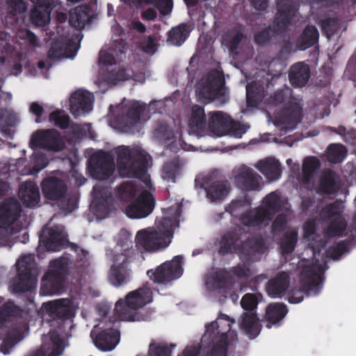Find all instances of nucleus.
Segmentation results:
<instances>
[{
    "label": "nucleus",
    "instance_id": "51",
    "mask_svg": "<svg viewBox=\"0 0 356 356\" xmlns=\"http://www.w3.org/2000/svg\"><path fill=\"white\" fill-rule=\"evenodd\" d=\"M146 5H154L163 15H170L173 9V0H146Z\"/></svg>",
    "mask_w": 356,
    "mask_h": 356
},
{
    "label": "nucleus",
    "instance_id": "47",
    "mask_svg": "<svg viewBox=\"0 0 356 356\" xmlns=\"http://www.w3.org/2000/svg\"><path fill=\"white\" fill-rule=\"evenodd\" d=\"M22 339V337H15L14 333H9L0 339V349L4 355L9 354L15 345Z\"/></svg>",
    "mask_w": 356,
    "mask_h": 356
},
{
    "label": "nucleus",
    "instance_id": "3",
    "mask_svg": "<svg viewBox=\"0 0 356 356\" xmlns=\"http://www.w3.org/2000/svg\"><path fill=\"white\" fill-rule=\"evenodd\" d=\"M180 206L176 203L164 209L156 218L154 227L139 230L135 242L138 247L148 252H156L169 246L172 242L174 229L179 226Z\"/></svg>",
    "mask_w": 356,
    "mask_h": 356
},
{
    "label": "nucleus",
    "instance_id": "5",
    "mask_svg": "<svg viewBox=\"0 0 356 356\" xmlns=\"http://www.w3.org/2000/svg\"><path fill=\"white\" fill-rule=\"evenodd\" d=\"M288 209L286 199L277 193H272L265 197L259 210L251 211L242 218L241 221L248 227L266 225L272 215L280 212L273 224V230L278 231L284 227L285 220L282 214Z\"/></svg>",
    "mask_w": 356,
    "mask_h": 356
},
{
    "label": "nucleus",
    "instance_id": "20",
    "mask_svg": "<svg viewBox=\"0 0 356 356\" xmlns=\"http://www.w3.org/2000/svg\"><path fill=\"white\" fill-rule=\"evenodd\" d=\"M64 348V341L60 334L58 330L52 329L42 337L40 349L29 356H60Z\"/></svg>",
    "mask_w": 356,
    "mask_h": 356
},
{
    "label": "nucleus",
    "instance_id": "23",
    "mask_svg": "<svg viewBox=\"0 0 356 356\" xmlns=\"http://www.w3.org/2000/svg\"><path fill=\"white\" fill-rule=\"evenodd\" d=\"M233 177L235 183L245 190L257 189L261 181V177L245 165H241L235 169Z\"/></svg>",
    "mask_w": 356,
    "mask_h": 356
},
{
    "label": "nucleus",
    "instance_id": "53",
    "mask_svg": "<svg viewBox=\"0 0 356 356\" xmlns=\"http://www.w3.org/2000/svg\"><path fill=\"white\" fill-rule=\"evenodd\" d=\"M296 241L297 232L294 229L290 230L282 243L281 247L283 254L290 253L293 251Z\"/></svg>",
    "mask_w": 356,
    "mask_h": 356
},
{
    "label": "nucleus",
    "instance_id": "41",
    "mask_svg": "<svg viewBox=\"0 0 356 356\" xmlns=\"http://www.w3.org/2000/svg\"><path fill=\"white\" fill-rule=\"evenodd\" d=\"M229 191V188L227 182H217L207 189V198L211 202L220 201L227 195Z\"/></svg>",
    "mask_w": 356,
    "mask_h": 356
},
{
    "label": "nucleus",
    "instance_id": "8",
    "mask_svg": "<svg viewBox=\"0 0 356 356\" xmlns=\"http://www.w3.org/2000/svg\"><path fill=\"white\" fill-rule=\"evenodd\" d=\"M152 300V291L148 284L131 291L126 296L125 300L120 299L116 302L114 308L115 318L125 321H140L142 318L137 310Z\"/></svg>",
    "mask_w": 356,
    "mask_h": 356
},
{
    "label": "nucleus",
    "instance_id": "49",
    "mask_svg": "<svg viewBox=\"0 0 356 356\" xmlns=\"http://www.w3.org/2000/svg\"><path fill=\"white\" fill-rule=\"evenodd\" d=\"M319 166V161L315 157H308L305 159L302 165V172L307 181H309L310 177L318 169Z\"/></svg>",
    "mask_w": 356,
    "mask_h": 356
},
{
    "label": "nucleus",
    "instance_id": "40",
    "mask_svg": "<svg viewBox=\"0 0 356 356\" xmlns=\"http://www.w3.org/2000/svg\"><path fill=\"white\" fill-rule=\"evenodd\" d=\"M47 165V160L44 154L40 152L35 150L33 156L31 157L30 163L27 169L22 170L20 173L22 175H31L37 173Z\"/></svg>",
    "mask_w": 356,
    "mask_h": 356
},
{
    "label": "nucleus",
    "instance_id": "4",
    "mask_svg": "<svg viewBox=\"0 0 356 356\" xmlns=\"http://www.w3.org/2000/svg\"><path fill=\"white\" fill-rule=\"evenodd\" d=\"M116 240L117 243L114 248L106 251L111 265L108 280L113 286L119 287L131 280L129 253L132 247L131 235L127 230L122 229Z\"/></svg>",
    "mask_w": 356,
    "mask_h": 356
},
{
    "label": "nucleus",
    "instance_id": "42",
    "mask_svg": "<svg viewBox=\"0 0 356 356\" xmlns=\"http://www.w3.org/2000/svg\"><path fill=\"white\" fill-rule=\"evenodd\" d=\"M190 29L186 24H181L173 28L169 34V42L175 46L181 45L188 35Z\"/></svg>",
    "mask_w": 356,
    "mask_h": 356
},
{
    "label": "nucleus",
    "instance_id": "64",
    "mask_svg": "<svg viewBox=\"0 0 356 356\" xmlns=\"http://www.w3.org/2000/svg\"><path fill=\"white\" fill-rule=\"evenodd\" d=\"M199 348L195 346L186 347L179 356H197Z\"/></svg>",
    "mask_w": 356,
    "mask_h": 356
},
{
    "label": "nucleus",
    "instance_id": "26",
    "mask_svg": "<svg viewBox=\"0 0 356 356\" xmlns=\"http://www.w3.org/2000/svg\"><path fill=\"white\" fill-rule=\"evenodd\" d=\"M239 326L243 333L250 339L256 338L261 331L259 318L253 312L244 313L241 317Z\"/></svg>",
    "mask_w": 356,
    "mask_h": 356
},
{
    "label": "nucleus",
    "instance_id": "34",
    "mask_svg": "<svg viewBox=\"0 0 356 356\" xmlns=\"http://www.w3.org/2000/svg\"><path fill=\"white\" fill-rule=\"evenodd\" d=\"M309 67L302 63L293 65L289 73V79L292 85L296 87L305 86L309 79Z\"/></svg>",
    "mask_w": 356,
    "mask_h": 356
},
{
    "label": "nucleus",
    "instance_id": "50",
    "mask_svg": "<svg viewBox=\"0 0 356 356\" xmlns=\"http://www.w3.org/2000/svg\"><path fill=\"white\" fill-rule=\"evenodd\" d=\"M19 312V308L12 302L5 303L0 307V327L3 325L10 317L18 314Z\"/></svg>",
    "mask_w": 356,
    "mask_h": 356
},
{
    "label": "nucleus",
    "instance_id": "32",
    "mask_svg": "<svg viewBox=\"0 0 356 356\" xmlns=\"http://www.w3.org/2000/svg\"><path fill=\"white\" fill-rule=\"evenodd\" d=\"M341 209L337 205L328 207L323 211V213H327L328 217L333 218L330 226V232L334 235H341L345 230L346 224L339 215Z\"/></svg>",
    "mask_w": 356,
    "mask_h": 356
},
{
    "label": "nucleus",
    "instance_id": "6",
    "mask_svg": "<svg viewBox=\"0 0 356 356\" xmlns=\"http://www.w3.org/2000/svg\"><path fill=\"white\" fill-rule=\"evenodd\" d=\"M79 302L75 299H59L43 303L40 313L44 320H54L52 326L58 328L65 336L70 335L73 327L72 318L79 308Z\"/></svg>",
    "mask_w": 356,
    "mask_h": 356
},
{
    "label": "nucleus",
    "instance_id": "29",
    "mask_svg": "<svg viewBox=\"0 0 356 356\" xmlns=\"http://www.w3.org/2000/svg\"><path fill=\"white\" fill-rule=\"evenodd\" d=\"M207 289L211 291H214L217 295H222L225 297L228 295L232 296L234 290H237L239 286L233 284L229 280H220L216 277H210L206 280Z\"/></svg>",
    "mask_w": 356,
    "mask_h": 356
},
{
    "label": "nucleus",
    "instance_id": "16",
    "mask_svg": "<svg viewBox=\"0 0 356 356\" xmlns=\"http://www.w3.org/2000/svg\"><path fill=\"white\" fill-rule=\"evenodd\" d=\"M126 108V113L119 120L116 127L124 132L138 131L145 120L143 116L145 106L139 102L129 101Z\"/></svg>",
    "mask_w": 356,
    "mask_h": 356
},
{
    "label": "nucleus",
    "instance_id": "18",
    "mask_svg": "<svg viewBox=\"0 0 356 356\" xmlns=\"http://www.w3.org/2000/svg\"><path fill=\"white\" fill-rule=\"evenodd\" d=\"M66 235L61 225L54 227L46 226L42 231L38 251H59L66 243Z\"/></svg>",
    "mask_w": 356,
    "mask_h": 356
},
{
    "label": "nucleus",
    "instance_id": "61",
    "mask_svg": "<svg viewBox=\"0 0 356 356\" xmlns=\"http://www.w3.org/2000/svg\"><path fill=\"white\" fill-rule=\"evenodd\" d=\"M30 111L34 114L38 118L35 120L37 123L40 122L39 118L42 115L44 109L43 107L37 102H33L29 106Z\"/></svg>",
    "mask_w": 356,
    "mask_h": 356
},
{
    "label": "nucleus",
    "instance_id": "62",
    "mask_svg": "<svg viewBox=\"0 0 356 356\" xmlns=\"http://www.w3.org/2000/svg\"><path fill=\"white\" fill-rule=\"evenodd\" d=\"M289 302L292 304H298L302 301V292L298 291H293L289 294Z\"/></svg>",
    "mask_w": 356,
    "mask_h": 356
},
{
    "label": "nucleus",
    "instance_id": "33",
    "mask_svg": "<svg viewBox=\"0 0 356 356\" xmlns=\"http://www.w3.org/2000/svg\"><path fill=\"white\" fill-rule=\"evenodd\" d=\"M256 168L269 180L277 179L281 174L280 163L273 158L259 161Z\"/></svg>",
    "mask_w": 356,
    "mask_h": 356
},
{
    "label": "nucleus",
    "instance_id": "12",
    "mask_svg": "<svg viewBox=\"0 0 356 356\" xmlns=\"http://www.w3.org/2000/svg\"><path fill=\"white\" fill-rule=\"evenodd\" d=\"M70 30L58 26L57 35L54 36V42L49 56L52 58H73L79 49V42L81 40L80 33H72L71 37H69Z\"/></svg>",
    "mask_w": 356,
    "mask_h": 356
},
{
    "label": "nucleus",
    "instance_id": "21",
    "mask_svg": "<svg viewBox=\"0 0 356 356\" xmlns=\"http://www.w3.org/2000/svg\"><path fill=\"white\" fill-rule=\"evenodd\" d=\"M30 145L32 149L43 148L45 149L59 151L63 149V142L58 133L55 130L38 131L31 139Z\"/></svg>",
    "mask_w": 356,
    "mask_h": 356
},
{
    "label": "nucleus",
    "instance_id": "30",
    "mask_svg": "<svg viewBox=\"0 0 356 356\" xmlns=\"http://www.w3.org/2000/svg\"><path fill=\"white\" fill-rule=\"evenodd\" d=\"M42 188L44 196L49 200H56L65 192V185L63 181L55 177H49L44 180Z\"/></svg>",
    "mask_w": 356,
    "mask_h": 356
},
{
    "label": "nucleus",
    "instance_id": "9",
    "mask_svg": "<svg viewBox=\"0 0 356 356\" xmlns=\"http://www.w3.org/2000/svg\"><path fill=\"white\" fill-rule=\"evenodd\" d=\"M288 99L286 108L276 117L275 124L280 129H292L299 122L301 115L300 99L291 97V91L289 88L277 92L273 97L272 103L277 105Z\"/></svg>",
    "mask_w": 356,
    "mask_h": 356
},
{
    "label": "nucleus",
    "instance_id": "31",
    "mask_svg": "<svg viewBox=\"0 0 356 356\" xmlns=\"http://www.w3.org/2000/svg\"><path fill=\"white\" fill-rule=\"evenodd\" d=\"M205 125L206 118L203 108L197 105H194L192 107L188 120L189 133L199 134L204 130Z\"/></svg>",
    "mask_w": 356,
    "mask_h": 356
},
{
    "label": "nucleus",
    "instance_id": "52",
    "mask_svg": "<svg viewBox=\"0 0 356 356\" xmlns=\"http://www.w3.org/2000/svg\"><path fill=\"white\" fill-rule=\"evenodd\" d=\"M254 85L249 83L246 86L247 103L250 106H254L261 98V90Z\"/></svg>",
    "mask_w": 356,
    "mask_h": 356
},
{
    "label": "nucleus",
    "instance_id": "54",
    "mask_svg": "<svg viewBox=\"0 0 356 356\" xmlns=\"http://www.w3.org/2000/svg\"><path fill=\"white\" fill-rule=\"evenodd\" d=\"M49 121L60 128H65L69 124V117L64 112L56 111L50 114Z\"/></svg>",
    "mask_w": 356,
    "mask_h": 356
},
{
    "label": "nucleus",
    "instance_id": "55",
    "mask_svg": "<svg viewBox=\"0 0 356 356\" xmlns=\"http://www.w3.org/2000/svg\"><path fill=\"white\" fill-rule=\"evenodd\" d=\"M248 129L249 126L248 125L231 121V124L228 128V132L227 133V135L240 138Z\"/></svg>",
    "mask_w": 356,
    "mask_h": 356
},
{
    "label": "nucleus",
    "instance_id": "43",
    "mask_svg": "<svg viewBox=\"0 0 356 356\" xmlns=\"http://www.w3.org/2000/svg\"><path fill=\"white\" fill-rule=\"evenodd\" d=\"M114 170L113 161L107 158L104 164L97 165L95 168H90L91 175L97 179H104L108 177Z\"/></svg>",
    "mask_w": 356,
    "mask_h": 356
},
{
    "label": "nucleus",
    "instance_id": "14",
    "mask_svg": "<svg viewBox=\"0 0 356 356\" xmlns=\"http://www.w3.org/2000/svg\"><path fill=\"white\" fill-rule=\"evenodd\" d=\"M33 261L34 256L28 254L17 261V275L11 280L9 286L11 292H24L35 287L36 277L31 273Z\"/></svg>",
    "mask_w": 356,
    "mask_h": 356
},
{
    "label": "nucleus",
    "instance_id": "60",
    "mask_svg": "<svg viewBox=\"0 0 356 356\" xmlns=\"http://www.w3.org/2000/svg\"><path fill=\"white\" fill-rule=\"evenodd\" d=\"M241 304L244 309L252 310L257 307V300L254 295L248 293L243 297Z\"/></svg>",
    "mask_w": 356,
    "mask_h": 356
},
{
    "label": "nucleus",
    "instance_id": "58",
    "mask_svg": "<svg viewBox=\"0 0 356 356\" xmlns=\"http://www.w3.org/2000/svg\"><path fill=\"white\" fill-rule=\"evenodd\" d=\"M159 39L158 37L153 38L150 36L145 39L141 44L143 51L148 54H153L156 51L157 42Z\"/></svg>",
    "mask_w": 356,
    "mask_h": 356
},
{
    "label": "nucleus",
    "instance_id": "24",
    "mask_svg": "<svg viewBox=\"0 0 356 356\" xmlns=\"http://www.w3.org/2000/svg\"><path fill=\"white\" fill-rule=\"evenodd\" d=\"M35 6L31 15V22L38 26H44L50 21V10L55 0H31Z\"/></svg>",
    "mask_w": 356,
    "mask_h": 356
},
{
    "label": "nucleus",
    "instance_id": "46",
    "mask_svg": "<svg viewBox=\"0 0 356 356\" xmlns=\"http://www.w3.org/2000/svg\"><path fill=\"white\" fill-rule=\"evenodd\" d=\"M19 121V115L12 110H5L0 113V129L6 132V127L15 125Z\"/></svg>",
    "mask_w": 356,
    "mask_h": 356
},
{
    "label": "nucleus",
    "instance_id": "59",
    "mask_svg": "<svg viewBox=\"0 0 356 356\" xmlns=\"http://www.w3.org/2000/svg\"><path fill=\"white\" fill-rule=\"evenodd\" d=\"M26 9L23 0H9L8 2V11L13 15L23 13Z\"/></svg>",
    "mask_w": 356,
    "mask_h": 356
},
{
    "label": "nucleus",
    "instance_id": "19",
    "mask_svg": "<svg viewBox=\"0 0 356 356\" xmlns=\"http://www.w3.org/2000/svg\"><path fill=\"white\" fill-rule=\"evenodd\" d=\"M93 200L90 204V213L96 217L97 220L106 218L112 206V197L108 188L95 185L92 193Z\"/></svg>",
    "mask_w": 356,
    "mask_h": 356
},
{
    "label": "nucleus",
    "instance_id": "44",
    "mask_svg": "<svg viewBox=\"0 0 356 356\" xmlns=\"http://www.w3.org/2000/svg\"><path fill=\"white\" fill-rule=\"evenodd\" d=\"M175 347L173 343L152 342L149 344V356H171L172 349Z\"/></svg>",
    "mask_w": 356,
    "mask_h": 356
},
{
    "label": "nucleus",
    "instance_id": "45",
    "mask_svg": "<svg viewBox=\"0 0 356 356\" xmlns=\"http://www.w3.org/2000/svg\"><path fill=\"white\" fill-rule=\"evenodd\" d=\"M346 154V148L339 144L330 145L327 149V157L332 163L341 162Z\"/></svg>",
    "mask_w": 356,
    "mask_h": 356
},
{
    "label": "nucleus",
    "instance_id": "37",
    "mask_svg": "<svg viewBox=\"0 0 356 356\" xmlns=\"http://www.w3.org/2000/svg\"><path fill=\"white\" fill-rule=\"evenodd\" d=\"M279 10L276 15V31H280L282 28L285 27L290 22V19L295 17L296 9L291 6L281 5L278 1Z\"/></svg>",
    "mask_w": 356,
    "mask_h": 356
},
{
    "label": "nucleus",
    "instance_id": "17",
    "mask_svg": "<svg viewBox=\"0 0 356 356\" xmlns=\"http://www.w3.org/2000/svg\"><path fill=\"white\" fill-rule=\"evenodd\" d=\"M182 257L176 256L170 261H166L154 270H149L147 274L156 283L165 284L181 277Z\"/></svg>",
    "mask_w": 356,
    "mask_h": 356
},
{
    "label": "nucleus",
    "instance_id": "2",
    "mask_svg": "<svg viewBox=\"0 0 356 356\" xmlns=\"http://www.w3.org/2000/svg\"><path fill=\"white\" fill-rule=\"evenodd\" d=\"M315 222H308L304 226L303 243L309 246L302 252L298 264V274L302 290L310 295L317 294L322 288V273L326 259L336 257L326 252L319 236L315 232Z\"/></svg>",
    "mask_w": 356,
    "mask_h": 356
},
{
    "label": "nucleus",
    "instance_id": "11",
    "mask_svg": "<svg viewBox=\"0 0 356 356\" xmlns=\"http://www.w3.org/2000/svg\"><path fill=\"white\" fill-rule=\"evenodd\" d=\"M69 268L68 259L62 257L52 261L44 275L40 293L42 296L59 293L63 288V277Z\"/></svg>",
    "mask_w": 356,
    "mask_h": 356
},
{
    "label": "nucleus",
    "instance_id": "15",
    "mask_svg": "<svg viewBox=\"0 0 356 356\" xmlns=\"http://www.w3.org/2000/svg\"><path fill=\"white\" fill-rule=\"evenodd\" d=\"M90 337L97 348L102 351H111L115 348L120 340L118 329L110 324L101 322L95 326L90 332Z\"/></svg>",
    "mask_w": 356,
    "mask_h": 356
},
{
    "label": "nucleus",
    "instance_id": "35",
    "mask_svg": "<svg viewBox=\"0 0 356 356\" xmlns=\"http://www.w3.org/2000/svg\"><path fill=\"white\" fill-rule=\"evenodd\" d=\"M287 314L284 305L281 303H273L270 305L266 311V319L268 321L267 327L278 325Z\"/></svg>",
    "mask_w": 356,
    "mask_h": 356
},
{
    "label": "nucleus",
    "instance_id": "56",
    "mask_svg": "<svg viewBox=\"0 0 356 356\" xmlns=\"http://www.w3.org/2000/svg\"><path fill=\"white\" fill-rule=\"evenodd\" d=\"M322 29L325 31L327 36L330 37L339 30V24L334 18L327 19L323 21Z\"/></svg>",
    "mask_w": 356,
    "mask_h": 356
},
{
    "label": "nucleus",
    "instance_id": "57",
    "mask_svg": "<svg viewBox=\"0 0 356 356\" xmlns=\"http://www.w3.org/2000/svg\"><path fill=\"white\" fill-rule=\"evenodd\" d=\"M242 38L243 35L241 33H232L225 36L222 40V44L233 50L241 40Z\"/></svg>",
    "mask_w": 356,
    "mask_h": 356
},
{
    "label": "nucleus",
    "instance_id": "1",
    "mask_svg": "<svg viewBox=\"0 0 356 356\" xmlns=\"http://www.w3.org/2000/svg\"><path fill=\"white\" fill-rule=\"evenodd\" d=\"M118 172L122 177H136L137 180L122 184L118 192L119 198H130L124 208V213L133 219L143 218L153 211L154 201L152 186L147 170L152 160L140 147H121L118 149Z\"/></svg>",
    "mask_w": 356,
    "mask_h": 356
},
{
    "label": "nucleus",
    "instance_id": "36",
    "mask_svg": "<svg viewBox=\"0 0 356 356\" xmlns=\"http://www.w3.org/2000/svg\"><path fill=\"white\" fill-rule=\"evenodd\" d=\"M89 8L86 6H78L70 13L69 22L71 26L81 29L90 19Z\"/></svg>",
    "mask_w": 356,
    "mask_h": 356
},
{
    "label": "nucleus",
    "instance_id": "22",
    "mask_svg": "<svg viewBox=\"0 0 356 356\" xmlns=\"http://www.w3.org/2000/svg\"><path fill=\"white\" fill-rule=\"evenodd\" d=\"M93 95L88 90L79 89L70 97V112L75 117H79L92 110Z\"/></svg>",
    "mask_w": 356,
    "mask_h": 356
},
{
    "label": "nucleus",
    "instance_id": "27",
    "mask_svg": "<svg viewBox=\"0 0 356 356\" xmlns=\"http://www.w3.org/2000/svg\"><path fill=\"white\" fill-rule=\"evenodd\" d=\"M289 284V275L286 273H280L269 281L266 286V292L272 298H281L284 295Z\"/></svg>",
    "mask_w": 356,
    "mask_h": 356
},
{
    "label": "nucleus",
    "instance_id": "28",
    "mask_svg": "<svg viewBox=\"0 0 356 356\" xmlns=\"http://www.w3.org/2000/svg\"><path fill=\"white\" fill-rule=\"evenodd\" d=\"M19 196L26 207H33L40 202L38 188L31 181L26 182L20 186Z\"/></svg>",
    "mask_w": 356,
    "mask_h": 356
},
{
    "label": "nucleus",
    "instance_id": "13",
    "mask_svg": "<svg viewBox=\"0 0 356 356\" xmlns=\"http://www.w3.org/2000/svg\"><path fill=\"white\" fill-rule=\"evenodd\" d=\"M223 78L220 71L216 70L202 77L196 87L198 102L207 104L224 95Z\"/></svg>",
    "mask_w": 356,
    "mask_h": 356
},
{
    "label": "nucleus",
    "instance_id": "7",
    "mask_svg": "<svg viewBox=\"0 0 356 356\" xmlns=\"http://www.w3.org/2000/svg\"><path fill=\"white\" fill-rule=\"evenodd\" d=\"M124 45L122 44H113L111 47H104L99 53V65L101 78L97 84L103 91L106 86L115 85L120 81L132 77L129 70L121 68L116 70L113 67V65L116 63V57L124 51Z\"/></svg>",
    "mask_w": 356,
    "mask_h": 356
},
{
    "label": "nucleus",
    "instance_id": "25",
    "mask_svg": "<svg viewBox=\"0 0 356 356\" xmlns=\"http://www.w3.org/2000/svg\"><path fill=\"white\" fill-rule=\"evenodd\" d=\"M231 120L229 116L220 111L210 113L209 130L213 137H221L227 135L230 126Z\"/></svg>",
    "mask_w": 356,
    "mask_h": 356
},
{
    "label": "nucleus",
    "instance_id": "10",
    "mask_svg": "<svg viewBox=\"0 0 356 356\" xmlns=\"http://www.w3.org/2000/svg\"><path fill=\"white\" fill-rule=\"evenodd\" d=\"M19 212V204L15 200H10L0 206V248L13 245L12 236L18 232L15 225Z\"/></svg>",
    "mask_w": 356,
    "mask_h": 356
},
{
    "label": "nucleus",
    "instance_id": "38",
    "mask_svg": "<svg viewBox=\"0 0 356 356\" xmlns=\"http://www.w3.org/2000/svg\"><path fill=\"white\" fill-rule=\"evenodd\" d=\"M183 164L179 161H173L164 165L162 178L168 183H175L182 173Z\"/></svg>",
    "mask_w": 356,
    "mask_h": 356
},
{
    "label": "nucleus",
    "instance_id": "39",
    "mask_svg": "<svg viewBox=\"0 0 356 356\" xmlns=\"http://www.w3.org/2000/svg\"><path fill=\"white\" fill-rule=\"evenodd\" d=\"M318 33L314 26H307L301 34L297 42L298 48L300 50H305L317 41Z\"/></svg>",
    "mask_w": 356,
    "mask_h": 356
},
{
    "label": "nucleus",
    "instance_id": "48",
    "mask_svg": "<svg viewBox=\"0 0 356 356\" xmlns=\"http://www.w3.org/2000/svg\"><path fill=\"white\" fill-rule=\"evenodd\" d=\"M337 177L334 173L331 171L325 172L321 179V188L327 193H332L335 189V183Z\"/></svg>",
    "mask_w": 356,
    "mask_h": 356
},
{
    "label": "nucleus",
    "instance_id": "63",
    "mask_svg": "<svg viewBox=\"0 0 356 356\" xmlns=\"http://www.w3.org/2000/svg\"><path fill=\"white\" fill-rule=\"evenodd\" d=\"M18 35L20 38L26 40L27 41H29V43H31L33 45L36 44V38L35 35L31 31H29L27 30L24 31H21L18 33Z\"/></svg>",
    "mask_w": 356,
    "mask_h": 356
}]
</instances>
